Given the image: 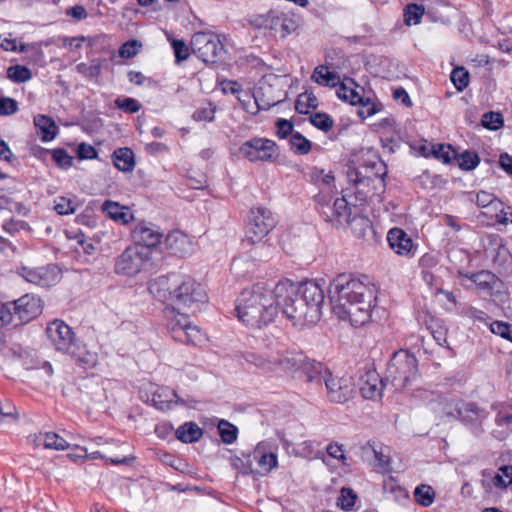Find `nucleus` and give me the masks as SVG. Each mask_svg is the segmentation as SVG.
<instances>
[{"label":"nucleus","instance_id":"27","mask_svg":"<svg viewBox=\"0 0 512 512\" xmlns=\"http://www.w3.org/2000/svg\"><path fill=\"white\" fill-rule=\"evenodd\" d=\"M253 97L259 110H269L271 107L280 104L283 99L274 95V87L266 82H260L256 87Z\"/></svg>","mask_w":512,"mask_h":512},{"label":"nucleus","instance_id":"53","mask_svg":"<svg viewBox=\"0 0 512 512\" xmlns=\"http://www.w3.org/2000/svg\"><path fill=\"white\" fill-rule=\"evenodd\" d=\"M475 203L478 207L485 208L493 206L496 210L498 209V205H502V202L499 201L494 194L483 190L476 194Z\"/></svg>","mask_w":512,"mask_h":512},{"label":"nucleus","instance_id":"52","mask_svg":"<svg viewBox=\"0 0 512 512\" xmlns=\"http://www.w3.org/2000/svg\"><path fill=\"white\" fill-rule=\"evenodd\" d=\"M171 47L174 52L175 62L177 64L185 61L189 57V48L184 40L182 39H172Z\"/></svg>","mask_w":512,"mask_h":512},{"label":"nucleus","instance_id":"6","mask_svg":"<svg viewBox=\"0 0 512 512\" xmlns=\"http://www.w3.org/2000/svg\"><path fill=\"white\" fill-rule=\"evenodd\" d=\"M277 219L267 208L257 207L250 211L249 222L246 227L242 248L250 252L252 260H262L269 250L267 241L263 239L276 227Z\"/></svg>","mask_w":512,"mask_h":512},{"label":"nucleus","instance_id":"56","mask_svg":"<svg viewBox=\"0 0 512 512\" xmlns=\"http://www.w3.org/2000/svg\"><path fill=\"white\" fill-rule=\"evenodd\" d=\"M384 489L389 490L397 502L405 503L410 501V496L407 489L398 485L394 481H391L390 484H385Z\"/></svg>","mask_w":512,"mask_h":512},{"label":"nucleus","instance_id":"10","mask_svg":"<svg viewBox=\"0 0 512 512\" xmlns=\"http://www.w3.org/2000/svg\"><path fill=\"white\" fill-rule=\"evenodd\" d=\"M249 23L256 29H269L274 31L275 34L279 33L281 38L290 35L299 26L296 19L276 10H270L266 14L254 15L249 19Z\"/></svg>","mask_w":512,"mask_h":512},{"label":"nucleus","instance_id":"49","mask_svg":"<svg viewBox=\"0 0 512 512\" xmlns=\"http://www.w3.org/2000/svg\"><path fill=\"white\" fill-rule=\"evenodd\" d=\"M424 14V7L416 3L408 4L404 10V22L406 25L418 24Z\"/></svg>","mask_w":512,"mask_h":512},{"label":"nucleus","instance_id":"47","mask_svg":"<svg viewBox=\"0 0 512 512\" xmlns=\"http://www.w3.org/2000/svg\"><path fill=\"white\" fill-rule=\"evenodd\" d=\"M43 446L46 449L62 451L69 447V443L57 433L48 432L44 435Z\"/></svg>","mask_w":512,"mask_h":512},{"label":"nucleus","instance_id":"5","mask_svg":"<svg viewBox=\"0 0 512 512\" xmlns=\"http://www.w3.org/2000/svg\"><path fill=\"white\" fill-rule=\"evenodd\" d=\"M276 297V285L271 288L265 282H258L242 290L235 301V315L247 327L267 326L278 314Z\"/></svg>","mask_w":512,"mask_h":512},{"label":"nucleus","instance_id":"14","mask_svg":"<svg viewBox=\"0 0 512 512\" xmlns=\"http://www.w3.org/2000/svg\"><path fill=\"white\" fill-rule=\"evenodd\" d=\"M16 272L27 282L45 288L55 286L62 277L61 268L54 263L40 267L20 265Z\"/></svg>","mask_w":512,"mask_h":512},{"label":"nucleus","instance_id":"62","mask_svg":"<svg viewBox=\"0 0 512 512\" xmlns=\"http://www.w3.org/2000/svg\"><path fill=\"white\" fill-rule=\"evenodd\" d=\"M18 111V103L11 97H0V115L8 116Z\"/></svg>","mask_w":512,"mask_h":512},{"label":"nucleus","instance_id":"48","mask_svg":"<svg viewBox=\"0 0 512 512\" xmlns=\"http://www.w3.org/2000/svg\"><path fill=\"white\" fill-rule=\"evenodd\" d=\"M450 79L455 88L461 92L469 84V72L464 67H456L452 70Z\"/></svg>","mask_w":512,"mask_h":512},{"label":"nucleus","instance_id":"34","mask_svg":"<svg viewBox=\"0 0 512 512\" xmlns=\"http://www.w3.org/2000/svg\"><path fill=\"white\" fill-rule=\"evenodd\" d=\"M312 79L319 85L335 87L339 84L340 77L336 72L329 71L327 67L320 65L315 68Z\"/></svg>","mask_w":512,"mask_h":512},{"label":"nucleus","instance_id":"17","mask_svg":"<svg viewBox=\"0 0 512 512\" xmlns=\"http://www.w3.org/2000/svg\"><path fill=\"white\" fill-rule=\"evenodd\" d=\"M358 386L363 398L376 400L382 397L385 382L377 371L370 367H364L358 371Z\"/></svg>","mask_w":512,"mask_h":512},{"label":"nucleus","instance_id":"40","mask_svg":"<svg viewBox=\"0 0 512 512\" xmlns=\"http://www.w3.org/2000/svg\"><path fill=\"white\" fill-rule=\"evenodd\" d=\"M32 76V71L25 65L15 64L7 69V78L17 84L29 81Z\"/></svg>","mask_w":512,"mask_h":512},{"label":"nucleus","instance_id":"16","mask_svg":"<svg viewBox=\"0 0 512 512\" xmlns=\"http://www.w3.org/2000/svg\"><path fill=\"white\" fill-rule=\"evenodd\" d=\"M454 410L457 412L458 420L473 429L475 433L482 431V423L489 415L485 408L472 401L461 400L454 406Z\"/></svg>","mask_w":512,"mask_h":512},{"label":"nucleus","instance_id":"22","mask_svg":"<svg viewBox=\"0 0 512 512\" xmlns=\"http://www.w3.org/2000/svg\"><path fill=\"white\" fill-rule=\"evenodd\" d=\"M164 245L169 255L179 258H184L193 251V245L189 237L179 230L168 233L165 237Z\"/></svg>","mask_w":512,"mask_h":512},{"label":"nucleus","instance_id":"41","mask_svg":"<svg viewBox=\"0 0 512 512\" xmlns=\"http://www.w3.org/2000/svg\"><path fill=\"white\" fill-rule=\"evenodd\" d=\"M317 107L318 99L313 92L305 91L301 93L295 102V110L299 114H308V109H316Z\"/></svg>","mask_w":512,"mask_h":512},{"label":"nucleus","instance_id":"64","mask_svg":"<svg viewBox=\"0 0 512 512\" xmlns=\"http://www.w3.org/2000/svg\"><path fill=\"white\" fill-rule=\"evenodd\" d=\"M461 314L465 317L473 319L474 321H479L483 323H487L489 316L482 310H479L473 306H465L462 309Z\"/></svg>","mask_w":512,"mask_h":512},{"label":"nucleus","instance_id":"50","mask_svg":"<svg viewBox=\"0 0 512 512\" xmlns=\"http://www.w3.org/2000/svg\"><path fill=\"white\" fill-rule=\"evenodd\" d=\"M481 124L489 130H498L504 124L503 116L499 112L489 111L482 115Z\"/></svg>","mask_w":512,"mask_h":512},{"label":"nucleus","instance_id":"18","mask_svg":"<svg viewBox=\"0 0 512 512\" xmlns=\"http://www.w3.org/2000/svg\"><path fill=\"white\" fill-rule=\"evenodd\" d=\"M130 236L133 245H141L151 251L161 243L163 234L153 223L142 220L131 229Z\"/></svg>","mask_w":512,"mask_h":512},{"label":"nucleus","instance_id":"15","mask_svg":"<svg viewBox=\"0 0 512 512\" xmlns=\"http://www.w3.org/2000/svg\"><path fill=\"white\" fill-rule=\"evenodd\" d=\"M193 52L206 63H217L224 44L212 34L196 33L191 39Z\"/></svg>","mask_w":512,"mask_h":512},{"label":"nucleus","instance_id":"55","mask_svg":"<svg viewBox=\"0 0 512 512\" xmlns=\"http://www.w3.org/2000/svg\"><path fill=\"white\" fill-rule=\"evenodd\" d=\"M275 128V134L279 139H286L295 132L293 122L284 118H278L276 120Z\"/></svg>","mask_w":512,"mask_h":512},{"label":"nucleus","instance_id":"4","mask_svg":"<svg viewBox=\"0 0 512 512\" xmlns=\"http://www.w3.org/2000/svg\"><path fill=\"white\" fill-rule=\"evenodd\" d=\"M150 293L159 301L172 306L182 316L196 314L208 297L203 286L190 276L179 273L161 275L149 283Z\"/></svg>","mask_w":512,"mask_h":512},{"label":"nucleus","instance_id":"61","mask_svg":"<svg viewBox=\"0 0 512 512\" xmlns=\"http://www.w3.org/2000/svg\"><path fill=\"white\" fill-rule=\"evenodd\" d=\"M54 210L59 215H70L75 213L76 207L71 199L66 197H59L54 206Z\"/></svg>","mask_w":512,"mask_h":512},{"label":"nucleus","instance_id":"38","mask_svg":"<svg viewBox=\"0 0 512 512\" xmlns=\"http://www.w3.org/2000/svg\"><path fill=\"white\" fill-rule=\"evenodd\" d=\"M252 458L257 461L260 468L259 471H255L256 474H267L278 465L277 455L273 452L262 453L260 455L255 452Z\"/></svg>","mask_w":512,"mask_h":512},{"label":"nucleus","instance_id":"23","mask_svg":"<svg viewBox=\"0 0 512 512\" xmlns=\"http://www.w3.org/2000/svg\"><path fill=\"white\" fill-rule=\"evenodd\" d=\"M65 353L70 355L75 363L84 370L94 368L98 362V354L88 350L86 344L78 339L70 345Z\"/></svg>","mask_w":512,"mask_h":512},{"label":"nucleus","instance_id":"63","mask_svg":"<svg viewBox=\"0 0 512 512\" xmlns=\"http://www.w3.org/2000/svg\"><path fill=\"white\" fill-rule=\"evenodd\" d=\"M79 72L84 73L90 78H96L101 74V63L98 59L93 60L89 66L81 63L77 66Z\"/></svg>","mask_w":512,"mask_h":512},{"label":"nucleus","instance_id":"37","mask_svg":"<svg viewBox=\"0 0 512 512\" xmlns=\"http://www.w3.org/2000/svg\"><path fill=\"white\" fill-rule=\"evenodd\" d=\"M289 148L296 155H306L312 149V142L300 132H294L288 141Z\"/></svg>","mask_w":512,"mask_h":512},{"label":"nucleus","instance_id":"24","mask_svg":"<svg viewBox=\"0 0 512 512\" xmlns=\"http://www.w3.org/2000/svg\"><path fill=\"white\" fill-rule=\"evenodd\" d=\"M387 241L395 253L404 256L414 255L413 251L416 247L403 229L397 227L390 229L387 234Z\"/></svg>","mask_w":512,"mask_h":512},{"label":"nucleus","instance_id":"51","mask_svg":"<svg viewBox=\"0 0 512 512\" xmlns=\"http://www.w3.org/2000/svg\"><path fill=\"white\" fill-rule=\"evenodd\" d=\"M75 153L77 159L80 161L94 160L99 156L98 150L86 142L79 143L76 147Z\"/></svg>","mask_w":512,"mask_h":512},{"label":"nucleus","instance_id":"45","mask_svg":"<svg viewBox=\"0 0 512 512\" xmlns=\"http://www.w3.org/2000/svg\"><path fill=\"white\" fill-rule=\"evenodd\" d=\"M52 160L60 169H69L73 165V157L64 148H55L51 150Z\"/></svg>","mask_w":512,"mask_h":512},{"label":"nucleus","instance_id":"43","mask_svg":"<svg viewBox=\"0 0 512 512\" xmlns=\"http://www.w3.org/2000/svg\"><path fill=\"white\" fill-rule=\"evenodd\" d=\"M453 151L456 149L451 144H437L431 147L432 156L444 164H450L454 160Z\"/></svg>","mask_w":512,"mask_h":512},{"label":"nucleus","instance_id":"60","mask_svg":"<svg viewBox=\"0 0 512 512\" xmlns=\"http://www.w3.org/2000/svg\"><path fill=\"white\" fill-rule=\"evenodd\" d=\"M226 85L228 86V89L226 88V93L229 90L231 94L236 96V99L239 102H241L242 104L246 103L247 99L249 98V94L243 91L242 85L240 83H238L237 81L226 79Z\"/></svg>","mask_w":512,"mask_h":512},{"label":"nucleus","instance_id":"1","mask_svg":"<svg viewBox=\"0 0 512 512\" xmlns=\"http://www.w3.org/2000/svg\"><path fill=\"white\" fill-rule=\"evenodd\" d=\"M387 173V165L380 159L366 162L362 169H349L347 176L353 185V194L348 193L350 189H346L345 194L341 198H336L333 203L328 195L321 193L315 195L314 201L318 213L325 222L335 228L357 220H360L361 225L371 228L367 218L353 217L351 219L350 205H363L369 198L380 200L386 190L385 177Z\"/></svg>","mask_w":512,"mask_h":512},{"label":"nucleus","instance_id":"59","mask_svg":"<svg viewBox=\"0 0 512 512\" xmlns=\"http://www.w3.org/2000/svg\"><path fill=\"white\" fill-rule=\"evenodd\" d=\"M2 229L11 236H14L21 230L29 229V224L26 221L11 218L2 224Z\"/></svg>","mask_w":512,"mask_h":512},{"label":"nucleus","instance_id":"35","mask_svg":"<svg viewBox=\"0 0 512 512\" xmlns=\"http://www.w3.org/2000/svg\"><path fill=\"white\" fill-rule=\"evenodd\" d=\"M346 82L358 86V84L355 82L353 78H345L344 82L339 84V87L337 89V97L344 101L348 102L351 105H357V102H361V95L353 88H349L346 84Z\"/></svg>","mask_w":512,"mask_h":512},{"label":"nucleus","instance_id":"46","mask_svg":"<svg viewBox=\"0 0 512 512\" xmlns=\"http://www.w3.org/2000/svg\"><path fill=\"white\" fill-rule=\"evenodd\" d=\"M358 496L355 491L348 487H343L340 490V496L337 499V506H339L342 510L350 511L352 510Z\"/></svg>","mask_w":512,"mask_h":512},{"label":"nucleus","instance_id":"9","mask_svg":"<svg viewBox=\"0 0 512 512\" xmlns=\"http://www.w3.org/2000/svg\"><path fill=\"white\" fill-rule=\"evenodd\" d=\"M151 259V251L141 245L128 246L116 259L114 272L120 276L133 277L140 273Z\"/></svg>","mask_w":512,"mask_h":512},{"label":"nucleus","instance_id":"39","mask_svg":"<svg viewBox=\"0 0 512 512\" xmlns=\"http://www.w3.org/2000/svg\"><path fill=\"white\" fill-rule=\"evenodd\" d=\"M231 466L243 475L256 474L253 469V458L251 453H242V457H230Z\"/></svg>","mask_w":512,"mask_h":512},{"label":"nucleus","instance_id":"21","mask_svg":"<svg viewBox=\"0 0 512 512\" xmlns=\"http://www.w3.org/2000/svg\"><path fill=\"white\" fill-rule=\"evenodd\" d=\"M48 337L58 351L66 352L70 345L75 342V334L72 328L62 320H54L46 329Z\"/></svg>","mask_w":512,"mask_h":512},{"label":"nucleus","instance_id":"58","mask_svg":"<svg viewBox=\"0 0 512 512\" xmlns=\"http://www.w3.org/2000/svg\"><path fill=\"white\" fill-rule=\"evenodd\" d=\"M216 107L212 102H208L206 107L196 109L192 114L195 121H212L214 119Z\"/></svg>","mask_w":512,"mask_h":512},{"label":"nucleus","instance_id":"31","mask_svg":"<svg viewBox=\"0 0 512 512\" xmlns=\"http://www.w3.org/2000/svg\"><path fill=\"white\" fill-rule=\"evenodd\" d=\"M203 430L192 421L185 422L175 430V437L182 443H195L200 440Z\"/></svg>","mask_w":512,"mask_h":512},{"label":"nucleus","instance_id":"8","mask_svg":"<svg viewBox=\"0 0 512 512\" xmlns=\"http://www.w3.org/2000/svg\"><path fill=\"white\" fill-rule=\"evenodd\" d=\"M277 363L282 370L303 379L306 383L319 382L322 378L323 363L309 359L301 351H287Z\"/></svg>","mask_w":512,"mask_h":512},{"label":"nucleus","instance_id":"57","mask_svg":"<svg viewBox=\"0 0 512 512\" xmlns=\"http://www.w3.org/2000/svg\"><path fill=\"white\" fill-rule=\"evenodd\" d=\"M490 331L512 342V324L503 321H493L490 324Z\"/></svg>","mask_w":512,"mask_h":512},{"label":"nucleus","instance_id":"11","mask_svg":"<svg viewBox=\"0 0 512 512\" xmlns=\"http://www.w3.org/2000/svg\"><path fill=\"white\" fill-rule=\"evenodd\" d=\"M319 382H311L318 387L325 385L326 397L332 403L343 404L352 399L354 393V384L350 378L336 377L323 365Z\"/></svg>","mask_w":512,"mask_h":512},{"label":"nucleus","instance_id":"44","mask_svg":"<svg viewBox=\"0 0 512 512\" xmlns=\"http://www.w3.org/2000/svg\"><path fill=\"white\" fill-rule=\"evenodd\" d=\"M309 121L314 127L323 132L331 130L334 124L333 118L325 112H316L311 114Z\"/></svg>","mask_w":512,"mask_h":512},{"label":"nucleus","instance_id":"25","mask_svg":"<svg viewBox=\"0 0 512 512\" xmlns=\"http://www.w3.org/2000/svg\"><path fill=\"white\" fill-rule=\"evenodd\" d=\"M229 358L246 370H251L253 367L266 369L272 363L266 356L251 351H234Z\"/></svg>","mask_w":512,"mask_h":512},{"label":"nucleus","instance_id":"20","mask_svg":"<svg viewBox=\"0 0 512 512\" xmlns=\"http://www.w3.org/2000/svg\"><path fill=\"white\" fill-rule=\"evenodd\" d=\"M188 316H184L183 322L177 320L172 326L171 333L175 341L184 343L186 345L198 346L205 340V334L198 326L191 325L187 321Z\"/></svg>","mask_w":512,"mask_h":512},{"label":"nucleus","instance_id":"32","mask_svg":"<svg viewBox=\"0 0 512 512\" xmlns=\"http://www.w3.org/2000/svg\"><path fill=\"white\" fill-rule=\"evenodd\" d=\"M492 243L495 246V254L493 256L494 263L507 270L512 266V255L509 249L503 244V239L498 235L494 237Z\"/></svg>","mask_w":512,"mask_h":512},{"label":"nucleus","instance_id":"7","mask_svg":"<svg viewBox=\"0 0 512 512\" xmlns=\"http://www.w3.org/2000/svg\"><path fill=\"white\" fill-rule=\"evenodd\" d=\"M418 360L406 349L395 351L386 370L385 381H389L396 391L411 387L419 378Z\"/></svg>","mask_w":512,"mask_h":512},{"label":"nucleus","instance_id":"54","mask_svg":"<svg viewBox=\"0 0 512 512\" xmlns=\"http://www.w3.org/2000/svg\"><path fill=\"white\" fill-rule=\"evenodd\" d=\"M141 47L142 44L138 40L131 39L119 47L118 53L121 58L129 59L137 55L139 48Z\"/></svg>","mask_w":512,"mask_h":512},{"label":"nucleus","instance_id":"33","mask_svg":"<svg viewBox=\"0 0 512 512\" xmlns=\"http://www.w3.org/2000/svg\"><path fill=\"white\" fill-rule=\"evenodd\" d=\"M453 158L457 161L458 167L463 171L474 170L481 161L478 153L472 150L453 151Z\"/></svg>","mask_w":512,"mask_h":512},{"label":"nucleus","instance_id":"28","mask_svg":"<svg viewBox=\"0 0 512 512\" xmlns=\"http://www.w3.org/2000/svg\"><path fill=\"white\" fill-rule=\"evenodd\" d=\"M34 125L42 142H50L57 136L58 127L50 116L37 115L34 118Z\"/></svg>","mask_w":512,"mask_h":512},{"label":"nucleus","instance_id":"3","mask_svg":"<svg viewBox=\"0 0 512 512\" xmlns=\"http://www.w3.org/2000/svg\"><path fill=\"white\" fill-rule=\"evenodd\" d=\"M328 297L333 313L361 327L371 319L376 295L372 288L348 274H339L329 285Z\"/></svg>","mask_w":512,"mask_h":512},{"label":"nucleus","instance_id":"13","mask_svg":"<svg viewBox=\"0 0 512 512\" xmlns=\"http://www.w3.org/2000/svg\"><path fill=\"white\" fill-rule=\"evenodd\" d=\"M11 323L14 327L22 326L37 318L43 311L44 302L35 294H25L9 302Z\"/></svg>","mask_w":512,"mask_h":512},{"label":"nucleus","instance_id":"12","mask_svg":"<svg viewBox=\"0 0 512 512\" xmlns=\"http://www.w3.org/2000/svg\"><path fill=\"white\" fill-rule=\"evenodd\" d=\"M239 153L251 162H276L280 157L277 143L268 138L253 137L244 142L238 149Z\"/></svg>","mask_w":512,"mask_h":512},{"label":"nucleus","instance_id":"19","mask_svg":"<svg viewBox=\"0 0 512 512\" xmlns=\"http://www.w3.org/2000/svg\"><path fill=\"white\" fill-rule=\"evenodd\" d=\"M196 401L190 399H183L176 393L175 390H172L168 387H162L157 389L151 398V404L157 410L166 412L173 409L176 405H181L186 408H195Z\"/></svg>","mask_w":512,"mask_h":512},{"label":"nucleus","instance_id":"26","mask_svg":"<svg viewBox=\"0 0 512 512\" xmlns=\"http://www.w3.org/2000/svg\"><path fill=\"white\" fill-rule=\"evenodd\" d=\"M101 211L113 221L127 225L134 220V214L128 206L112 200H105L101 205Z\"/></svg>","mask_w":512,"mask_h":512},{"label":"nucleus","instance_id":"30","mask_svg":"<svg viewBox=\"0 0 512 512\" xmlns=\"http://www.w3.org/2000/svg\"><path fill=\"white\" fill-rule=\"evenodd\" d=\"M469 280H471L476 287L485 294H488L501 284V279L494 273L487 270L472 273L471 276H469Z\"/></svg>","mask_w":512,"mask_h":512},{"label":"nucleus","instance_id":"42","mask_svg":"<svg viewBox=\"0 0 512 512\" xmlns=\"http://www.w3.org/2000/svg\"><path fill=\"white\" fill-rule=\"evenodd\" d=\"M114 106L127 114H135L142 108L141 103L132 97L119 96L114 100Z\"/></svg>","mask_w":512,"mask_h":512},{"label":"nucleus","instance_id":"29","mask_svg":"<svg viewBox=\"0 0 512 512\" xmlns=\"http://www.w3.org/2000/svg\"><path fill=\"white\" fill-rule=\"evenodd\" d=\"M114 166L122 172H132L135 168V155L131 148L121 147L114 150L112 154Z\"/></svg>","mask_w":512,"mask_h":512},{"label":"nucleus","instance_id":"36","mask_svg":"<svg viewBox=\"0 0 512 512\" xmlns=\"http://www.w3.org/2000/svg\"><path fill=\"white\" fill-rule=\"evenodd\" d=\"M435 496V490L428 484H419L413 491L415 502L423 507L431 506L434 502Z\"/></svg>","mask_w":512,"mask_h":512},{"label":"nucleus","instance_id":"2","mask_svg":"<svg viewBox=\"0 0 512 512\" xmlns=\"http://www.w3.org/2000/svg\"><path fill=\"white\" fill-rule=\"evenodd\" d=\"M276 296L278 312L281 311L294 326L314 325L321 319L325 294L318 283L282 279L276 284Z\"/></svg>","mask_w":512,"mask_h":512}]
</instances>
